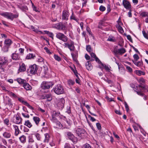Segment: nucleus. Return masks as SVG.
<instances>
[{"label":"nucleus","instance_id":"cd10ccee","mask_svg":"<svg viewBox=\"0 0 148 148\" xmlns=\"http://www.w3.org/2000/svg\"><path fill=\"white\" fill-rule=\"evenodd\" d=\"M33 120L35 122L36 124L38 125L39 122L40 121V119L37 116H34L33 117Z\"/></svg>","mask_w":148,"mask_h":148},{"label":"nucleus","instance_id":"774afa93","mask_svg":"<svg viewBox=\"0 0 148 148\" xmlns=\"http://www.w3.org/2000/svg\"><path fill=\"white\" fill-rule=\"evenodd\" d=\"M26 104L25 105L27 106L29 109L33 110L34 108L32 107L27 102L25 103Z\"/></svg>","mask_w":148,"mask_h":148},{"label":"nucleus","instance_id":"72a5a7b5","mask_svg":"<svg viewBox=\"0 0 148 148\" xmlns=\"http://www.w3.org/2000/svg\"><path fill=\"white\" fill-rule=\"evenodd\" d=\"M44 32H45V34H47L49 36L53 39V34L52 33L47 31H44Z\"/></svg>","mask_w":148,"mask_h":148},{"label":"nucleus","instance_id":"bb28decb","mask_svg":"<svg viewBox=\"0 0 148 148\" xmlns=\"http://www.w3.org/2000/svg\"><path fill=\"white\" fill-rule=\"evenodd\" d=\"M19 139L21 142L23 143H24L26 141V137L24 135L20 136Z\"/></svg>","mask_w":148,"mask_h":148},{"label":"nucleus","instance_id":"0e129e2a","mask_svg":"<svg viewBox=\"0 0 148 148\" xmlns=\"http://www.w3.org/2000/svg\"><path fill=\"white\" fill-rule=\"evenodd\" d=\"M22 114L25 118H28L29 117V116L28 114L22 113Z\"/></svg>","mask_w":148,"mask_h":148},{"label":"nucleus","instance_id":"338daca9","mask_svg":"<svg viewBox=\"0 0 148 148\" xmlns=\"http://www.w3.org/2000/svg\"><path fill=\"white\" fill-rule=\"evenodd\" d=\"M86 50L90 53H91L92 52V49L91 47H86Z\"/></svg>","mask_w":148,"mask_h":148},{"label":"nucleus","instance_id":"4c0bfd02","mask_svg":"<svg viewBox=\"0 0 148 148\" xmlns=\"http://www.w3.org/2000/svg\"><path fill=\"white\" fill-rule=\"evenodd\" d=\"M116 27L118 29V31L121 33H123V29L122 27L119 25H117Z\"/></svg>","mask_w":148,"mask_h":148},{"label":"nucleus","instance_id":"5701e85b","mask_svg":"<svg viewBox=\"0 0 148 148\" xmlns=\"http://www.w3.org/2000/svg\"><path fill=\"white\" fill-rule=\"evenodd\" d=\"M54 122H55V125H54V127L55 128H60L62 127V125L60 122L57 121L56 120V121Z\"/></svg>","mask_w":148,"mask_h":148},{"label":"nucleus","instance_id":"7ed1b4c3","mask_svg":"<svg viewBox=\"0 0 148 148\" xmlns=\"http://www.w3.org/2000/svg\"><path fill=\"white\" fill-rule=\"evenodd\" d=\"M53 83L51 82H43L41 84V87L43 89H47L52 87L54 85Z\"/></svg>","mask_w":148,"mask_h":148},{"label":"nucleus","instance_id":"864d4df0","mask_svg":"<svg viewBox=\"0 0 148 148\" xmlns=\"http://www.w3.org/2000/svg\"><path fill=\"white\" fill-rule=\"evenodd\" d=\"M133 57L135 60L134 61H137L139 58V57L138 56V55L136 54H134L133 56Z\"/></svg>","mask_w":148,"mask_h":148},{"label":"nucleus","instance_id":"3c124183","mask_svg":"<svg viewBox=\"0 0 148 148\" xmlns=\"http://www.w3.org/2000/svg\"><path fill=\"white\" fill-rule=\"evenodd\" d=\"M18 100L19 101H20L22 103L24 104L25 105L26 103H27V102L26 101H25L23 100V99L22 98H18Z\"/></svg>","mask_w":148,"mask_h":148},{"label":"nucleus","instance_id":"a878e982","mask_svg":"<svg viewBox=\"0 0 148 148\" xmlns=\"http://www.w3.org/2000/svg\"><path fill=\"white\" fill-rule=\"evenodd\" d=\"M65 44L66 45V46H73L74 45V43L71 40H69Z\"/></svg>","mask_w":148,"mask_h":148},{"label":"nucleus","instance_id":"4be33fe9","mask_svg":"<svg viewBox=\"0 0 148 148\" xmlns=\"http://www.w3.org/2000/svg\"><path fill=\"white\" fill-rule=\"evenodd\" d=\"M48 71V67L46 66H43L42 68L41 73H44L45 75L47 73Z\"/></svg>","mask_w":148,"mask_h":148},{"label":"nucleus","instance_id":"0eeeda50","mask_svg":"<svg viewBox=\"0 0 148 148\" xmlns=\"http://www.w3.org/2000/svg\"><path fill=\"white\" fill-rule=\"evenodd\" d=\"M56 37L60 40L66 42L68 40V38L64 34L61 33H58L56 34Z\"/></svg>","mask_w":148,"mask_h":148},{"label":"nucleus","instance_id":"9b49d317","mask_svg":"<svg viewBox=\"0 0 148 148\" xmlns=\"http://www.w3.org/2000/svg\"><path fill=\"white\" fill-rule=\"evenodd\" d=\"M138 81L140 84V85H138V87H139L141 88H142L143 90H145L147 89V87L146 86H144L143 85H142V84H141V83H145V80L144 79H143V78H140L139 79H138Z\"/></svg>","mask_w":148,"mask_h":148},{"label":"nucleus","instance_id":"7c9ffc66","mask_svg":"<svg viewBox=\"0 0 148 148\" xmlns=\"http://www.w3.org/2000/svg\"><path fill=\"white\" fill-rule=\"evenodd\" d=\"M107 40L111 42H114L116 41V40L114 37L112 36H109Z\"/></svg>","mask_w":148,"mask_h":148},{"label":"nucleus","instance_id":"5fc2aeb1","mask_svg":"<svg viewBox=\"0 0 148 148\" xmlns=\"http://www.w3.org/2000/svg\"><path fill=\"white\" fill-rule=\"evenodd\" d=\"M68 83L69 85H73L75 83V82L74 81L70 79L68 81Z\"/></svg>","mask_w":148,"mask_h":148},{"label":"nucleus","instance_id":"09e8293b","mask_svg":"<svg viewBox=\"0 0 148 148\" xmlns=\"http://www.w3.org/2000/svg\"><path fill=\"white\" fill-rule=\"evenodd\" d=\"M18 15L19 14L18 13H16V14H14L13 13H12V18L11 21H13L14 18H17L18 16Z\"/></svg>","mask_w":148,"mask_h":148},{"label":"nucleus","instance_id":"c756f323","mask_svg":"<svg viewBox=\"0 0 148 148\" xmlns=\"http://www.w3.org/2000/svg\"><path fill=\"white\" fill-rule=\"evenodd\" d=\"M44 99H47L49 101H50L52 100V98L51 94H49L45 95L44 97Z\"/></svg>","mask_w":148,"mask_h":148},{"label":"nucleus","instance_id":"ea45409f","mask_svg":"<svg viewBox=\"0 0 148 148\" xmlns=\"http://www.w3.org/2000/svg\"><path fill=\"white\" fill-rule=\"evenodd\" d=\"M136 74L139 76H140L142 75H144L145 74V72H143L140 70H137L136 71Z\"/></svg>","mask_w":148,"mask_h":148},{"label":"nucleus","instance_id":"2f4dec72","mask_svg":"<svg viewBox=\"0 0 148 148\" xmlns=\"http://www.w3.org/2000/svg\"><path fill=\"white\" fill-rule=\"evenodd\" d=\"M5 44L6 45L9 46L11 45L12 43V41L11 40L9 39H5Z\"/></svg>","mask_w":148,"mask_h":148},{"label":"nucleus","instance_id":"49530a36","mask_svg":"<svg viewBox=\"0 0 148 148\" xmlns=\"http://www.w3.org/2000/svg\"><path fill=\"white\" fill-rule=\"evenodd\" d=\"M71 19H73L76 22H78V21L79 19L77 18L75 15H74L73 13H72V15L70 17Z\"/></svg>","mask_w":148,"mask_h":148},{"label":"nucleus","instance_id":"58836bf2","mask_svg":"<svg viewBox=\"0 0 148 148\" xmlns=\"http://www.w3.org/2000/svg\"><path fill=\"white\" fill-rule=\"evenodd\" d=\"M7 104L9 105L11 108H12L13 106V104L12 103L11 99H10L9 98L7 99Z\"/></svg>","mask_w":148,"mask_h":148},{"label":"nucleus","instance_id":"c03bdc74","mask_svg":"<svg viewBox=\"0 0 148 148\" xmlns=\"http://www.w3.org/2000/svg\"><path fill=\"white\" fill-rule=\"evenodd\" d=\"M8 94L10 96L14 98H16L17 97L16 95L14 93L9 91H8Z\"/></svg>","mask_w":148,"mask_h":148},{"label":"nucleus","instance_id":"bf43d9fd","mask_svg":"<svg viewBox=\"0 0 148 148\" xmlns=\"http://www.w3.org/2000/svg\"><path fill=\"white\" fill-rule=\"evenodd\" d=\"M99 9L100 11L103 12L105 10L106 8L105 7L101 5Z\"/></svg>","mask_w":148,"mask_h":148},{"label":"nucleus","instance_id":"052dcab7","mask_svg":"<svg viewBox=\"0 0 148 148\" xmlns=\"http://www.w3.org/2000/svg\"><path fill=\"white\" fill-rule=\"evenodd\" d=\"M44 49L45 50L46 52L49 54H51V52L49 51L47 48L45 47L44 48Z\"/></svg>","mask_w":148,"mask_h":148},{"label":"nucleus","instance_id":"e433bc0d","mask_svg":"<svg viewBox=\"0 0 148 148\" xmlns=\"http://www.w3.org/2000/svg\"><path fill=\"white\" fill-rule=\"evenodd\" d=\"M67 135L69 138L70 139H73V138H74V135L70 132H67Z\"/></svg>","mask_w":148,"mask_h":148},{"label":"nucleus","instance_id":"f704fd0d","mask_svg":"<svg viewBox=\"0 0 148 148\" xmlns=\"http://www.w3.org/2000/svg\"><path fill=\"white\" fill-rule=\"evenodd\" d=\"M16 80L19 84H22L23 85L24 84V83L26 82V80L22 79L21 78H18Z\"/></svg>","mask_w":148,"mask_h":148},{"label":"nucleus","instance_id":"a18cd8bd","mask_svg":"<svg viewBox=\"0 0 148 148\" xmlns=\"http://www.w3.org/2000/svg\"><path fill=\"white\" fill-rule=\"evenodd\" d=\"M64 148H75V147L73 145L71 147L69 143H66L64 145Z\"/></svg>","mask_w":148,"mask_h":148},{"label":"nucleus","instance_id":"dca6fc26","mask_svg":"<svg viewBox=\"0 0 148 148\" xmlns=\"http://www.w3.org/2000/svg\"><path fill=\"white\" fill-rule=\"evenodd\" d=\"M13 126L15 130L14 134L15 136H17L20 133H21V132L19 130L17 126L16 125H13Z\"/></svg>","mask_w":148,"mask_h":148},{"label":"nucleus","instance_id":"9d476101","mask_svg":"<svg viewBox=\"0 0 148 148\" xmlns=\"http://www.w3.org/2000/svg\"><path fill=\"white\" fill-rule=\"evenodd\" d=\"M1 15L4 17L10 20H12V13L9 12H5L1 14Z\"/></svg>","mask_w":148,"mask_h":148},{"label":"nucleus","instance_id":"20e7f679","mask_svg":"<svg viewBox=\"0 0 148 148\" xmlns=\"http://www.w3.org/2000/svg\"><path fill=\"white\" fill-rule=\"evenodd\" d=\"M75 131L77 135L79 137L84 136L86 134L85 130L82 128H75Z\"/></svg>","mask_w":148,"mask_h":148},{"label":"nucleus","instance_id":"39448f33","mask_svg":"<svg viewBox=\"0 0 148 148\" xmlns=\"http://www.w3.org/2000/svg\"><path fill=\"white\" fill-rule=\"evenodd\" d=\"M125 52L126 50L124 48H122L120 49H118L116 47L114 48L113 52L115 55H122Z\"/></svg>","mask_w":148,"mask_h":148},{"label":"nucleus","instance_id":"a211bd4d","mask_svg":"<svg viewBox=\"0 0 148 148\" xmlns=\"http://www.w3.org/2000/svg\"><path fill=\"white\" fill-rule=\"evenodd\" d=\"M3 135L4 138H8L10 137L11 134L9 131H6L3 133Z\"/></svg>","mask_w":148,"mask_h":148},{"label":"nucleus","instance_id":"13d9d810","mask_svg":"<svg viewBox=\"0 0 148 148\" xmlns=\"http://www.w3.org/2000/svg\"><path fill=\"white\" fill-rule=\"evenodd\" d=\"M4 123L7 125H9L10 124L9 121L7 119H6L4 120Z\"/></svg>","mask_w":148,"mask_h":148},{"label":"nucleus","instance_id":"1a4fd4ad","mask_svg":"<svg viewBox=\"0 0 148 148\" xmlns=\"http://www.w3.org/2000/svg\"><path fill=\"white\" fill-rule=\"evenodd\" d=\"M123 4L126 9L130 10L131 8V5L129 1L127 0H123L122 2Z\"/></svg>","mask_w":148,"mask_h":148},{"label":"nucleus","instance_id":"79ce46f5","mask_svg":"<svg viewBox=\"0 0 148 148\" xmlns=\"http://www.w3.org/2000/svg\"><path fill=\"white\" fill-rule=\"evenodd\" d=\"M92 147L90 145L86 143L84 145L82 146V148H91Z\"/></svg>","mask_w":148,"mask_h":148},{"label":"nucleus","instance_id":"603ef678","mask_svg":"<svg viewBox=\"0 0 148 148\" xmlns=\"http://www.w3.org/2000/svg\"><path fill=\"white\" fill-rule=\"evenodd\" d=\"M86 30L88 32V33L90 35H91V36L93 37H94V36H93V35L92 34V33L89 27H86Z\"/></svg>","mask_w":148,"mask_h":148},{"label":"nucleus","instance_id":"37998d69","mask_svg":"<svg viewBox=\"0 0 148 148\" xmlns=\"http://www.w3.org/2000/svg\"><path fill=\"white\" fill-rule=\"evenodd\" d=\"M71 55L73 61L76 62H77V59L76 56L73 53H71Z\"/></svg>","mask_w":148,"mask_h":148},{"label":"nucleus","instance_id":"6ab92c4d","mask_svg":"<svg viewBox=\"0 0 148 148\" xmlns=\"http://www.w3.org/2000/svg\"><path fill=\"white\" fill-rule=\"evenodd\" d=\"M26 70V66L24 63L20 65L18 71L20 72H23L25 71Z\"/></svg>","mask_w":148,"mask_h":148},{"label":"nucleus","instance_id":"f03ea898","mask_svg":"<svg viewBox=\"0 0 148 148\" xmlns=\"http://www.w3.org/2000/svg\"><path fill=\"white\" fill-rule=\"evenodd\" d=\"M53 89L54 92L57 95L63 94L64 92L63 87L60 84L57 85Z\"/></svg>","mask_w":148,"mask_h":148},{"label":"nucleus","instance_id":"393cba45","mask_svg":"<svg viewBox=\"0 0 148 148\" xmlns=\"http://www.w3.org/2000/svg\"><path fill=\"white\" fill-rule=\"evenodd\" d=\"M12 58L14 60H19L20 57L18 54L16 53H13L12 55Z\"/></svg>","mask_w":148,"mask_h":148},{"label":"nucleus","instance_id":"c9c22d12","mask_svg":"<svg viewBox=\"0 0 148 148\" xmlns=\"http://www.w3.org/2000/svg\"><path fill=\"white\" fill-rule=\"evenodd\" d=\"M35 57V56L32 53H29L27 54L26 57V58L27 59H34Z\"/></svg>","mask_w":148,"mask_h":148},{"label":"nucleus","instance_id":"8fccbe9b","mask_svg":"<svg viewBox=\"0 0 148 148\" xmlns=\"http://www.w3.org/2000/svg\"><path fill=\"white\" fill-rule=\"evenodd\" d=\"M35 136L36 137L37 139L38 140H40L41 139V137L40 134L37 133L35 134Z\"/></svg>","mask_w":148,"mask_h":148},{"label":"nucleus","instance_id":"aec40b11","mask_svg":"<svg viewBox=\"0 0 148 148\" xmlns=\"http://www.w3.org/2000/svg\"><path fill=\"white\" fill-rule=\"evenodd\" d=\"M45 139L44 142L45 143H48L50 138V135L49 134L46 133L45 134Z\"/></svg>","mask_w":148,"mask_h":148},{"label":"nucleus","instance_id":"f8f14e48","mask_svg":"<svg viewBox=\"0 0 148 148\" xmlns=\"http://www.w3.org/2000/svg\"><path fill=\"white\" fill-rule=\"evenodd\" d=\"M55 27L56 29L59 30H63L65 29L66 26L64 24L59 23L56 24Z\"/></svg>","mask_w":148,"mask_h":148},{"label":"nucleus","instance_id":"423d86ee","mask_svg":"<svg viewBox=\"0 0 148 148\" xmlns=\"http://www.w3.org/2000/svg\"><path fill=\"white\" fill-rule=\"evenodd\" d=\"M22 118L18 114L15 115L13 118V123L19 124L22 123Z\"/></svg>","mask_w":148,"mask_h":148},{"label":"nucleus","instance_id":"de8ad7c7","mask_svg":"<svg viewBox=\"0 0 148 148\" xmlns=\"http://www.w3.org/2000/svg\"><path fill=\"white\" fill-rule=\"evenodd\" d=\"M54 58L56 60L58 61H60L61 60V58L59 56L56 54L54 55Z\"/></svg>","mask_w":148,"mask_h":148},{"label":"nucleus","instance_id":"e2e57ef3","mask_svg":"<svg viewBox=\"0 0 148 148\" xmlns=\"http://www.w3.org/2000/svg\"><path fill=\"white\" fill-rule=\"evenodd\" d=\"M101 65L104 67L106 70L107 71H109L110 69L108 67L106 66V65L103 64L102 63H101Z\"/></svg>","mask_w":148,"mask_h":148},{"label":"nucleus","instance_id":"2eb2a0df","mask_svg":"<svg viewBox=\"0 0 148 148\" xmlns=\"http://www.w3.org/2000/svg\"><path fill=\"white\" fill-rule=\"evenodd\" d=\"M60 114V113L57 112L53 111V114L52 115V119L51 121L53 122H55L56 121V119L55 117V116H58Z\"/></svg>","mask_w":148,"mask_h":148},{"label":"nucleus","instance_id":"680f3d73","mask_svg":"<svg viewBox=\"0 0 148 148\" xmlns=\"http://www.w3.org/2000/svg\"><path fill=\"white\" fill-rule=\"evenodd\" d=\"M124 103L126 110L127 112L129 110V106L125 101V102Z\"/></svg>","mask_w":148,"mask_h":148},{"label":"nucleus","instance_id":"ddd939ff","mask_svg":"<svg viewBox=\"0 0 148 148\" xmlns=\"http://www.w3.org/2000/svg\"><path fill=\"white\" fill-rule=\"evenodd\" d=\"M65 100L63 98H61L59 100V102L57 104V106L59 108H62L64 107Z\"/></svg>","mask_w":148,"mask_h":148},{"label":"nucleus","instance_id":"473e14b6","mask_svg":"<svg viewBox=\"0 0 148 148\" xmlns=\"http://www.w3.org/2000/svg\"><path fill=\"white\" fill-rule=\"evenodd\" d=\"M24 125L27 126V127L29 128L32 127V123L28 120L25 121Z\"/></svg>","mask_w":148,"mask_h":148},{"label":"nucleus","instance_id":"4468645a","mask_svg":"<svg viewBox=\"0 0 148 148\" xmlns=\"http://www.w3.org/2000/svg\"><path fill=\"white\" fill-rule=\"evenodd\" d=\"M69 15V12L66 10H64L62 12V19L65 20L68 19V17Z\"/></svg>","mask_w":148,"mask_h":148},{"label":"nucleus","instance_id":"69168bd1","mask_svg":"<svg viewBox=\"0 0 148 148\" xmlns=\"http://www.w3.org/2000/svg\"><path fill=\"white\" fill-rule=\"evenodd\" d=\"M2 50L4 52H7L8 50V47H3L2 48Z\"/></svg>","mask_w":148,"mask_h":148},{"label":"nucleus","instance_id":"6e6552de","mask_svg":"<svg viewBox=\"0 0 148 148\" xmlns=\"http://www.w3.org/2000/svg\"><path fill=\"white\" fill-rule=\"evenodd\" d=\"M30 73L31 74H35L36 73L38 70V67L37 66L36 64H34L30 67Z\"/></svg>","mask_w":148,"mask_h":148},{"label":"nucleus","instance_id":"c85d7f7f","mask_svg":"<svg viewBox=\"0 0 148 148\" xmlns=\"http://www.w3.org/2000/svg\"><path fill=\"white\" fill-rule=\"evenodd\" d=\"M19 8L23 12H26L28 10V8L27 6L24 5H21L19 6Z\"/></svg>","mask_w":148,"mask_h":148},{"label":"nucleus","instance_id":"f3484780","mask_svg":"<svg viewBox=\"0 0 148 148\" xmlns=\"http://www.w3.org/2000/svg\"><path fill=\"white\" fill-rule=\"evenodd\" d=\"M23 86L27 90H30L32 88L31 86L28 83H27L26 81L23 85Z\"/></svg>","mask_w":148,"mask_h":148},{"label":"nucleus","instance_id":"6e6d98bb","mask_svg":"<svg viewBox=\"0 0 148 148\" xmlns=\"http://www.w3.org/2000/svg\"><path fill=\"white\" fill-rule=\"evenodd\" d=\"M142 32L144 37L145 38L148 39V33H146L144 31H143Z\"/></svg>","mask_w":148,"mask_h":148},{"label":"nucleus","instance_id":"f257e3e1","mask_svg":"<svg viewBox=\"0 0 148 148\" xmlns=\"http://www.w3.org/2000/svg\"><path fill=\"white\" fill-rule=\"evenodd\" d=\"M8 60L5 57H2L0 58V72L4 71L5 68L7 65Z\"/></svg>","mask_w":148,"mask_h":148},{"label":"nucleus","instance_id":"4d7b16f0","mask_svg":"<svg viewBox=\"0 0 148 148\" xmlns=\"http://www.w3.org/2000/svg\"><path fill=\"white\" fill-rule=\"evenodd\" d=\"M71 140L74 143H76L78 141V139L77 137H75L74 136V138H73L72 139H71Z\"/></svg>","mask_w":148,"mask_h":148},{"label":"nucleus","instance_id":"412c9836","mask_svg":"<svg viewBox=\"0 0 148 148\" xmlns=\"http://www.w3.org/2000/svg\"><path fill=\"white\" fill-rule=\"evenodd\" d=\"M86 69L88 70H91L92 68V66L90 62V61H87L86 63Z\"/></svg>","mask_w":148,"mask_h":148},{"label":"nucleus","instance_id":"a19ab883","mask_svg":"<svg viewBox=\"0 0 148 148\" xmlns=\"http://www.w3.org/2000/svg\"><path fill=\"white\" fill-rule=\"evenodd\" d=\"M140 15L142 17H148V12H143L140 14Z\"/></svg>","mask_w":148,"mask_h":148},{"label":"nucleus","instance_id":"b1692460","mask_svg":"<svg viewBox=\"0 0 148 148\" xmlns=\"http://www.w3.org/2000/svg\"><path fill=\"white\" fill-rule=\"evenodd\" d=\"M132 61L133 63L137 66L141 67L143 65V62L142 61H138V62L134 61V60H132Z\"/></svg>","mask_w":148,"mask_h":148}]
</instances>
